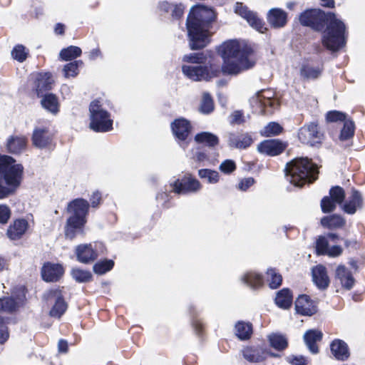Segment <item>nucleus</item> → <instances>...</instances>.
<instances>
[{"mask_svg":"<svg viewBox=\"0 0 365 365\" xmlns=\"http://www.w3.org/2000/svg\"><path fill=\"white\" fill-rule=\"evenodd\" d=\"M312 279L319 289H324L329 286V279L323 265H318L312 269Z\"/></svg>","mask_w":365,"mask_h":365,"instance_id":"393cba45","label":"nucleus"},{"mask_svg":"<svg viewBox=\"0 0 365 365\" xmlns=\"http://www.w3.org/2000/svg\"><path fill=\"white\" fill-rule=\"evenodd\" d=\"M215 18L214 11L207 6L198 4L191 8L186 24L191 49L207 46L210 41V25Z\"/></svg>","mask_w":365,"mask_h":365,"instance_id":"f257e3e1","label":"nucleus"},{"mask_svg":"<svg viewBox=\"0 0 365 365\" xmlns=\"http://www.w3.org/2000/svg\"><path fill=\"white\" fill-rule=\"evenodd\" d=\"M235 12L242 18L245 19L252 27L260 33H264L266 29L264 26L262 21L255 13L250 11L246 6L243 5L242 3H236Z\"/></svg>","mask_w":365,"mask_h":365,"instance_id":"9d476101","label":"nucleus"},{"mask_svg":"<svg viewBox=\"0 0 365 365\" xmlns=\"http://www.w3.org/2000/svg\"><path fill=\"white\" fill-rule=\"evenodd\" d=\"M114 265V262L111 259H105L99 261L93 266V272L98 274H103L110 271Z\"/></svg>","mask_w":365,"mask_h":365,"instance_id":"a18cd8bd","label":"nucleus"},{"mask_svg":"<svg viewBox=\"0 0 365 365\" xmlns=\"http://www.w3.org/2000/svg\"><path fill=\"white\" fill-rule=\"evenodd\" d=\"M321 207L323 212H330L335 210L336 202L329 197H324L322 200Z\"/></svg>","mask_w":365,"mask_h":365,"instance_id":"4d7b16f0","label":"nucleus"},{"mask_svg":"<svg viewBox=\"0 0 365 365\" xmlns=\"http://www.w3.org/2000/svg\"><path fill=\"white\" fill-rule=\"evenodd\" d=\"M195 140L198 143L205 144L209 147H214L219 143L218 138L209 132H202L195 136Z\"/></svg>","mask_w":365,"mask_h":365,"instance_id":"c9c22d12","label":"nucleus"},{"mask_svg":"<svg viewBox=\"0 0 365 365\" xmlns=\"http://www.w3.org/2000/svg\"><path fill=\"white\" fill-rule=\"evenodd\" d=\"M250 101L254 111L261 114L271 113L279 106L275 93L270 89L258 91Z\"/></svg>","mask_w":365,"mask_h":365,"instance_id":"0eeeda50","label":"nucleus"},{"mask_svg":"<svg viewBox=\"0 0 365 365\" xmlns=\"http://www.w3.org/2000/svg\"><path fill=\"white\" fill-rule=\"evenodd\" d=\"M344 223V220L341 216L336 215L324 217L321 220L322 225L329 229L341 227Z\"/></svg>","mask_w":365,"mask_h":365,"instance_id":"e433bc0d","label":"nucleus"},{"mask_svg":"<svg viewBox=\"0 0 365 365\" xmlns=\"http://www.w3.org/2000/svg\"><path fill=\"white\" fill-rule=\"evenodd\" d=\"M171 128L175 136L180 140H185L190 134L191 125L185 118L176 119L171 124Z\"/></svg>","mask_w":365,"mask_h":365,"instance_id":"412c9836","label":"nucleus"},{"mask_svg":"<svg viewBox=\"0 0 365 365\" xmlns=\"http://www.w3.org/2000/svg\"><path fill=\"white\" fill-rule=\"evenodd\" d=\"M342 250H343L340 246L335 245L331 247H329L325 255L331 257H336L341 255Z\"/></svg>","mask_w":365,"mask_h":365,"instance_id":"774afa93","label":"nucleus"},{"mask_svg":"<svg viewBox=\"0 0 365 365\" xmlns=\"http://www.w3.org/2000/svg\"><path fill=\"white\" fill-rule=\"evenodd\" d=\"M354 133V125L351 120H346L344 128L341 130L340 138L341 140H347L352 137Z\"/></svg>","mask_w":365,"mask_h":365,"instance_id":"3c124183","label":"nucleus"},{"mask_svg":"<svg viewBox=\"0 0 365 365\" xmlns=\"http://www.w3.org/2000/svg\"><path fill=\"white\" fill-rule=\"evenodd\" d=\"M286 361L291 365H306L308 360L301 355H290L286 357Z\"/></svg>","mask_w":365,"mask_h":365,"instance_id":"bf43d9fd","label":"nucleus"},{"mask_svg":"<svg viewBox=\"0 0 365 365\" xmlns=\"http://www.w3.org/2000/svg\"><path fill=\"white\" fill-rule=\"evenodd\" d=\"M26 48L22 45L16 46L12 50L11 55L13 58L19 62H23L27 57Z\"/></svg>","mask_w":365,"mask_h":365,"instance_id":"864d4df0","label":"nucleus"},{"mask_svg":"<svg viewBox=\"0 0 365 365\" xmlns=\"http://www.w3.org/2000/svg\"><path fill=\"white\" fill-rule=\"evenodd\" d=\"M230 122L232 124H242L250 119V115H245L241 110H235L230 116Z\"/></svg>","mask_w":365,"mask_h":365,"instance_id":"5fc2aeb1","label":"nucleus"},{"mask_svg":"<svg viewBox=\"0 0 365 365\" xmlns=\"http://www.w3.org/2000/svg\"><path fill=\"white\" fill-rule=\"evenodd\" d=\"M267 21L274 28L283 27L287 24V14L280 9H272L267 14Z\"/></svg>","mask_w":365,"mask_h":365,"instance_id":"a878e982","label":"nucleus"},{"mask_svg":"<svg viewBox=\"0 0 365 365\" xmlns=\"http://www.w3.org/2000/svg\"><path fill=\"white\" fill-rule=\"evenodd\" d=\"M182 73L185 76L192 81H198L202 80H209L216 74L214 72H210L208 69L202 66H187L182 67Z\"/></svg>","mask_w":365,"mask_h":365,"instance_id":"f8f14e48","label":"nucleus"},{"mask_svg":"<svg viewBox=\"0 0 365 365\" xmlns=\"http://www.w3.org/2000/svg\"><path fill=\"white\" fill-rule=\"evenodd\" d=\"M336 276L340 280L344 287L347 289L352 288L354 284V279L351 273L344 265H339L336 268Z\"/></svg>","mask_w":365,"mask_h":365,"instance_id":"2f4dec72","label":"nucleus"},{"mask_svg":"<svg viewBox=\"0 0 365 365\" xmlns=\"http://www.w3.org/2000/svg\"><path fill=\"white\" fill-rule=\"evenodd\" d=\"M287 144L277 139L265 140L257 145V150L262 154L274 156L282 153Z\"/></svg>","mask_w":365,"mask_h":365,"instance_id":"4468645a","label":"nucleus"},{"mask_svg":"<svg viewBox=\"0 0 365 365\" xmlns=\"http://www.w3.org/2000/svg\"><path fill=\"white\" fill-rule=\"evenodd\" d=\"M292 295L289 289H282L277 293L276 304L282 309H288L292 305Z\"/></svg>","mask_w":365,"mask_h":365,"instance_id":"72a5a7b5","label":"nucleus"},{"mask_svg":"<svg viewBox=\"0 0 365 365\" xmlns=\"http://www.w3.org/2000/svg\"><path fill=\"white\" fill-rule=\"evenodd\" d=\"M322 35V43L331 52H336L346 44V27L335 14H331Z\"/></svg>","mask_w":365,"mask_h":365,"instance_id":"39448f33","label":"nucleus"},{"mask_svg":"<svg viewBox=\"0 0 365 365\" xmlns=\"http://www.w3.org/2000/svg\"><path fill=\"white\" fill-rule=\"evenodd\" d=\"M183 61L190 63L200 64L205 62V56L201 53H190L185 55Z\"/></svg>","mask_w":365,"mask_h":365,"instance_id":"6e6d98bb","label":"nucleus"},{"mask_svg":"<svg viewBox=\"0 0 365 365\" xmlns=\"http://www.w3.org/2000/svg\"><path fill=\"white\" fill-rule=\"evenodd\" d=\"M42 106L51 112L56 114L59 110V103L57 97L52 93L46 94L41 101Z\"/></svg>","mask_w":365,"mask_h":365,"instance_id":"473e14b6","label":"nucleus"},{"mask_svg":"<svg viewBox=\"0 0 365 365\" xmlns=\"http://www.w3.org/2000/svg\"><path fill=\"white\" fill-rule=\"evenodd\" d=\"M48 300H54L55 304L50 311V315L59 318L66 310L67 304L63 299L61 292L59 289L49 290L46 294Z\"/></svg>","mask_w":365,"mask_h":365,"instance_id":"ddd939ff","label":"nucleus"},{"mask_svg":"<svg viewBox=\"0 0 365 365\" xmlns=\"http://www.w3.org/2000/svg\"><path fill=\"white\" fill-rule=\"evenodd\" d=\"M331 14L326 15L319 9L309 10L302 14L299 21L304 26H310L316 31H321L328 23Z\"/></svg>","mask_w":365,"mask_h":365,"instance_id":"6e6552de","label":"nucleus"},{"mask_svg":"<svg viewBox=\"0 0 365 365\" xmlns=\"http://www.w3.org/2000/svg\"><path fill=\"white\" fill-rule=\"evenodd\" d=\"M252 137L247 134H230L228 143L231 147H234L239 149H245L250 146L252 143Z\"/></svg>","mask_w":365,"mask_h":365,"instance_id":"bb28decb","label":"nucleus"},{"mask_svg":"<svg viewBox=\"0 0 365 365\" xmlns=\"http://www.w3.org/2000/svg\"><path fill=\"white\" fill-rule=\"evenodd\" d=\"M86 220L68 217L64 228V235L67 239L73 240L78 235L83 234V227Z\"/></svg>","mask_w":365,"mask_h":365,"instance_id":"a211bd4d","label":"nucleus"},{"mask_svg":"<svg viewBox=\"0 0 365 365\" xmlns=\"http://www.w3.org/2000/svg\"><path fill=\"white\" fill-rule=\"evenodd\" d=\"M53 79L51 74L48 73L39 74L36 79V90L37 95L40 96L43 92L51 89Z\"/></svg>","mask_w":365,"mask_h":365,"instance_id":"7c9ffc66","label":"nucleus"},{"mask_svg":"<svg viewBox=\"0 0 365 365\" xmlns=\"http://www.w3.org/2000/svg\"><path fill=\"white\" fill-rule=\"evenodd\" d=\"M326 118L329 122L344 121L346 115L340 111L332 110L327 113Z\"/></svg>","mask_w":365,"mask_h":365,"instance_id":"13d9d810","label":"nucleus"},{"mask_svg":"<svg viewBox=\"0 0 365 365\" xmlns=\"http://www.w3.org/2000/svg\"><path fill=\"white\" fill-rule=\"evenodd\" d=\"M11 216L9 207L6 205H0V223L6 224Z\"/></svg>","mask_w":365,"mask_h":365,"instance_id":"e2e57ef3","label":"nucleus"},{"mask_svg":"<svg viewBox=\"0 0 365 365\" xmlns=\"http://www.w3.org/2000/svg\"><path fill=\"white\" fill-rule=\"evenodd\" d=\"M268 339L270 346L278 351H282L288 346L287 339L282 334L277 333L271 334L268 336Z\"/></svg>","mask_w":365,"mask_h":365,"instance_id":"f704fd0d","label":"nucleus"},{"mask_svg":"<svg viewBox=\"0 0 365 365\" xmlns=\"http://www.w3.org/2000/svg\"><path fill=\"white\" fill-rule=\"evenodd\" d=\"M235 169L236 165L232 160H225L220 165V170L225 174H230Z\"/></svg>","mask_w":365,"mask_h":365,"instance_id":"680f3d73","label":"nucleus"},{"mask_svg":"<svg viewBox=\"0 0 365 365\" xmlns=\"http://www.w3.org/2000/svg\"><path fill=\"white\" fill-rule=\"evenodd\" d=\"M329 248V242L324 237H319L317 241L316 250L318 255H325Z\"/></svg>","mask_w":365,"mask_h":365,"instance_id":"052dcab7","label":"nucleus"},{"mask_svg":"<svg viewBox=\"0 0 365 365\" xmlns=\"http://www.w3.org/2000/svg\"><path fill=\"white\" fill-rule=\"evenodd\" d=\"M81 53L82 51L81 48L75 46H71L61 51L60 57L63 61H70L80 56Z\"/></svg>","mask_w":365,"mask_h":365,"instance_id":"79ce46f5","label":"nucleus"},{"mask_svg":"<svg viewBox=\"0 0 365 365\" xmlns=\"http://www.w3.org/2000/svg\"><path fill=\"white\" fill-rule=\"evenodd\" d=\"M218 52L223 59L222 70L225 73L237 75L254 66L252 49L243 42L225 41L219 47Z\"/></svg>","mask_w":365,"mask_h":365,"instance_id":"f03ea898","label":"nucleus"},{"mask_svg":"<svg viewBox=\"0 0 365 365\" xmlns=\"http://www.w3.org/2000/svg\"><path fill=\"white\" fill-rule=\"evenodd\" d=\"M282 131V127L277 123L271 122L268 123L261 131L263 136L277 135Z\"/></svg>","mask_w":365,"mask_h":365,"instance_id":"c03bdc74","label":"nucleus"},{"mask_svg":"<svg viewBox=\"0 0 365 365\" xmlns=\"http://www.w3.org/2000/svg\"><path fill=\"white\" fill-rule=\"evenodd\" d=\"M28 228V222L25 220H17L13 225H10L7 235L11 240H16L21 237Z\"/></svg>","mask_w":365,"mask_h":365,"instance_id":"c756f323","label":"nucleus"},{"mask_svg":"<svg viewBox=\"0 0 365 365\" xmlns=\"http://www.w3.org/2000/svg\"><path fill=\"white\" fill-rule=\"evenodd\" d=\"M89 204L87 200L78 198L71 201L68 205L70 217L86 220Z\"/></svg>","mask_w":365,"mask_h":365,"instance_id":"f3484780","label":"nucleus"},{"mask_svg":"<svg viewBox=\"0 0 365 365\" xmlns=\"http://www.w3.org/2000/svg\"><path fill=\"white\" fill-rule=\"evenodd\" d=\"M255 182V180L252 178H247L240 180L238 185V188L242 191L247 190L250 187H251Z\"/></svg>","mask_w":365,"mask_h":365,"instance_id":"338daca9","label":"nucleus"},{"mask_svg":"<svg viewBox=\"0 0 365 365\" xmlns=\"http://www.w3.org/2000/svg\"><path fill=\"white\" fill-rule=\"evenodd\" d=\"M298 138L303 144L315 146L321 143L322 135L318 130L317 124L310 123L304 125L299 130Z\"/></svg>","mask_w":365,"mask_h":365,"instance_id":"1a4fd4ad","label":"nucleus"},{"mask_svg":"<svg viewBox=\"0 0 365 365\" xmlns=\"http://www.w3.org/2000/svg\"><path fill=\"white\" fill-rule=\"evenodd\" d=\"M73 277L79 282H86L91 279L92 274L89 271L80 269H73L71 271Z\"/></svg>","mask_w":365,"mask_h":365,"instance_id":"09e8293b","label":"nucleus"},{"mask_svg":"<svg viewBox=\"0 0 365 365\" xmlns=\"http://www.w3.org/2000/svg\"><path fill=\"white\" fill-rule=\"evenodd\" d=\"M20 299H15L13 297H4L0 299V310L4 312L14 311L20 304Z\"/></svg>","mask_w":365,"mask_h":365,"instance_id":"a19ab883","label":"nucleus"},{"mask_svg":"<svg viewBox=\"0 0 365 365\" xmlns=\"http://www.w3.org/2000/svg\"><path fill=\"white\" fill-rule=\"evenodd\" d=\"M242 281L248 286L253 288L259 287L263 284L262 276L253 272L245 274L242 277Z\"/></svg>","mask_w":365,"mask_h":365,"instance_id":"ea45409f","label":"nucleus"},{"mask_svg":"<svg viewBox=\"0 0 365 365\" xmlns=\"http://www.w3.org/2000/svg\"><path fill=\"white\" fill-rule=\"evenodd\" d=\"M295 309L297 313L305 316H312L317 312L315 304L310 300L309 297L305 294L301 295L297 299L295 302Z\"/></svg>","mask_w":365,"mask_h":365,"instance_id":"aec40b11","label":"nucleus"},{"mask_svg":"<svg viewBox=\"0 0 365 365\" xmlns=\"http://www.w3.org/2000/svg\"><path fill=\"white\" fill-rule=\"evenodd\" d=\"M301 76L307 79H316L321 74V70L318 68H313L304 66L301 68Z\"/></svg>","mask_w":365,"mask_h":365,"instance_id":"de8ad7c7","label":"nucleus"},{"mask_svg":"<svg viewBox=\"0 0 365 365\" xmlns=\"http://www.w3.org/2000/svg\"><path fill=\"white\" fill-rule=\"evenodd\" d=\"M330 348L331 354L338 360L344 361L349 356L348 346L342 340H334L330 345Z\"/></svg>","mask_w":365,"mask_h":365,"instance_id":"c85d7f7f","label":"nucleus"},{"mask_svg":"<svg viewBox=\"0 0 365 365\" xmlns=\"http://www.w3.org/2000/svg\"><path fill=\"white\" fill-rule=\"evenodd\" d=\"M27 147V138L24 135H11L6 142V150L14 155L24 152Z\"/></svg>","mask_w":365,"mask_h":365,"instance_id":"6ab92c4d","label":"nucleus"},{"mask_svg":"<svg viewBox=\"0 0 365 365\" xmlns=\"http://www.w3.org/2000/svg\"><path fill=\"white\" fill-rule=\"evenodd\" d=\"M24 178V166L6 155L0 154V200L16 192Z\"/></svg>","mask_w":365,"mask_h":365,"instance_id":"7ed1b4c3","label":"nucleus"},{"mask_svg":"<svg viewBox=\"0 0 365 365\" xmlns=\"http://www.w3.org/2000/svg\"><path fill=\"white\" fill-rule=\"evenodd\" d=\"M81 61L71 62L64 66L63 73L66 78L75 77L78 74V68L79 64H82Z\"/></svg>","mask_w":365,"mask_h":365,"instance_id":"8fccbe9b","label":"nucleus"},{"mask_svg":"<svg viewBox=\"0 0 365 365\" xmlns=\"http://www.w3.org/2000/svg\"><path fill=\"white\" fill-rule=\"evenodd\" d=\"M317 165L307 158H296L287 163L285 168L287 180L297 187H302L307 182H312L317 179Z\"/></svg>","mask_w":365,"mask_h":365,"instance_id":"20e7f679","label":"nucleus"},{"mask_svg":"<svg viewBox=\"0 0 365 365\" xmlns=\"http://www.w3.org/2000/svg\"><path fill=\"white\" fill-rule=\"evenodd\" d=\"M63 274V269L60 264L47 263L43 265L41 270L42 277L46 282L57 281Z\"/></svg>","mask_w":365,"mask_h":365,"instance_id":"4be33fe9","label":"nucleus"},{"mask_svg":"<svg viewBox=\"0 0 365 365\" xmlns=\"http://www.w3.org/2000/svg\"><path fill=\"white\" fill-rule=\"evenodd\" d=\"M90 128L96 132H106L112 129L113 120L110 114L103 108L100 101H92L89 107Z\"/></svg>","mask_w":365,"mask_h":365,"instance_id":"423d86ee","label":"nucleus"},{"mask_svg":"<svg viewBox=\"0 0 365 365\" xmlns=\"http://www.w3.org/2000/svg\"><path fill=\"white\" fill-rule=\"evenodd\" d=\"M322 338V333L317 329H310L304 334V340L312 354L318 353L319 349L316 343L321 341Z\"/></svg>","mask_w":365,"mask_h":365,"instance_id":"cd10ccee","label":"nucleus"},{"mask_svg":"<svg viewBox=\"0 0 365 365\" xmlns=\"http://www.w3.org/2000/svg\"><path fill=\"white\" fill-rule=\"evenodd\" d=\"M198 175L201 179H205L208 183L215 184L219 181V173L210 169H201L198 171Z\"/></svg>","mask_w":365,"mask_h":365,"instance_id":"37998d69","label":"nucleus"},{"mask_svg":"<svg viewBox=\"0 0 365 365\" xmlns=\"http://www.w3.org/2000/svg\"><path fill=\"white\" fill-rule=\"evenodd\" d=\"M185 7L182 4H173L171 13L175 18H180L182 16Z\"/></svg>","mask_w":365,"mask_h":365,"instance_id":"69168bd1","label":"nucleus"},{"mask_svg":"<svg viewBox=\"0 0 365 365\" xmlns=\"http://www.w3.org/2000/svg\"><path fill=\"white\" fill-rule=\"evenodd\" d=\"M52 133L48 128L44 126L36 128L31 137L33 145L38 148L48 147L52 143Z\"/></svg>","mask_w":365,"mask_h":365,"instance_id":"2eb2a0df","label":"nucleus"},{"mask_svg":"<svg viewBox=\"0 0 365 365\" xmlns=\"http://www.w3.org/2000/svg\"><path fill=\"white\" fill-rule=\"evenodd\" d=\"M252 332V325L249 323L238 322L235 325V334L241 340H245L250 337Z\"/></svg>","mask_w":365,"mask_h":365,"instance_id":"58836bf2","label":"nucleus"},{"mask_svg":"<svg viewBox=\"0 0 365 365\" xmlns=\"http://www.w3.org/2000/svg\"><path fill=\"white\" fill-rule=\"evenodd\" d=\"M363 200L361 194L352 190L351 195L343 205V210L348 214H354L358 209L362 207Z\"/></svg>","mask_w":365,"mask_h":365,"instance_id":"b1692460","label":"nucleus"},{"mask_svg":"<svg viewBox=\"0 0 365 365\" xmlns=\"http://www.w3.org/2000/svg\"><path fill=\"white\" fill-rule=\"evenodd\" d=\"M9 338V332L3 319L0 317V344L4 343Z\"/></svg>","mask_w":365,"mask_h":365,"instance_id":"0e129e2a","label":"nucleus"},{"mask_svg":"<svg viewBox=\"0 0 365 365\" xmlns=\"http://www.w3.org/2000/svg\"><path fill=\"white\" fill-rule=\"evenodd\" d=\"M76 254L78 260L85 264L94 261L98 257L97 253L94 251L91 245L88 244L77 246L76 248Z\"/></svg>","mask_w":365,"mask_h":365,"instance_id":"5701e85b","label":"nucleus"},{"mask_svg":"<svg viewBox=\"0 0 365 365\" xmlns=\"http://www.w3.org/2000/svg\"><path fill=\"white\" fill-rule=\"evenodd\" d=\"M241 353L244 359L250 363H258L264 361L268 354L276 357L277 354H274L267 351L265 349L259 346H246L244 347Z\"/></svg>","mask_w":365,"mask_h":365,"instance_id":"dca6fc26","label":"nucleus"},{"mask_svg":"<svg viewBox=\"0 0 365 365\" xmlns=\"http://www.w3.org/2000/svg\"><path fill=\"white\" fill-rule=\"evenodd\" d=\"M331 198L337 204H341L345 197V192L343 188L336 186L332 187L329 192Z\"/></svg>","mask_w":365,"mask_h":365,"instance_id":"603ef678","label":"nucleus"},{"mask_svg":"<svg viewBox=\"0 0 365 365\" xmlns=\"http://www.w3.org/2000/svg\"><path fill=\"white\" fill-rule=\"evenodd\" d=\"M173 190L177 194L195 192L201 189L200 182L190 175H186L182 180H177L172 184Z\"/></svg>","mask_w":365,"mask_h":365,"instance_id":"9b49d317","label":"nucleus"},{"mask_svg":"<svg viewBox=\"0 0 365 365\" xmlns=\"http://www.w3.org/2000/svg\"><path fill=\"white\" fill-rule=\"evenodd\" d=\"M200 109L202 113L206 114L211 113L214 109L213 101L210 94L207 92H205L202 94V99Z\"/></svg>","mask_w":365,"mask_h":365,"instance_id":"49530a36","label":"nucleus"},{"mask_svg":"<svg viewBox=\"0 0 365 365\" xmlns=\"http://www.w3.org/2000/svg\"><path fill=\"white\" fill-rule=\"evenodd\" d=\"M266 281L271 289H277L282 284V277L275 269L269 268L266 273Z\"/></svg>","mask_w":365,"mask_h":365,"instance_id":"4c0bfd02","label":"nucleus"}]
</instances>
